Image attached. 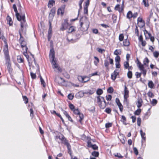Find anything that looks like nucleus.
<instances>
[{"mask_svg": "<svg viewBox=\"0 0 159 159\" xmlns=\"http://www.w3.org/2000/svg\"><path fill=\"white\" fill-rule=\"evenodd\" d=\"M13 7L16 13V15L17 19L19 21H21V26L22 28L25 22V12L21 11V9L20 8L19 9V10L20 11V13H18L15 4L13 5Z\"/></svg>", "mask_w": 159, "mask_h": 159, "instance_id": "f257e3e1", "label": "nucleus"}, {"mask_svg": "<svg viewBox=\"0 0 159 159\" xmlns=\"http://www.w3.org/2000/svg\"><path fill=\"white\" fill-rule=\"evenodd\" d=\"M80 21L81 30L83 31H87L89 27V24L88 18L86 16L83 17L80 19Z\"/></svg>", "mask_w": 159, "mask_h": 159, "instance_id": "f03ea898", "label": "nucleus"}, {"mask_svg": "<svg viewBox=\"0 0 159 159\" xmlns=\"http://www.w3.org/2000/svg\"><path fill=\"white\" fill-rule=\"evenodd\" d=\"M5 58L6 61L5 64L7 65L8 71L9 73L11 72L12 69L11 68V63L9 55L5 56Z\"/></svg>", "mask_w": 159, "mask_h": 159, "instance_id": "7ed1b4c3", "label": "nucleus"}, {"mask_svg": "<svg viewBox=\"0 0 159 159\" xmlns=\"http://www.w3.org/2000/svg\"><path fill=\"white\" fill-rule=\"evenodd\" d=\"M70 26L68 23V20L66 19L64 20V22L62 24L61 27L60 29L62 31L67 29Z\"/></svg>", "mask_w": 159, "mask_h": 159, "instance_id": "20e7f679", "label": "nucleus"}, {"mask_svg": "<svg viewBox=\"0 0 159 159\" xmlns=\"http://www.w3.org/2000/svg\"><path fill=\"white\" fill-rule=\"evenodd\" d=\"M5 43V47L3 49V52L4 56H9V52L8 51V44L7 42V40H4Z\"/></svg>", "mask_w": 159, "mask_h": 159, "instance_id": "39448f33", "label": "nucleus"}, {"mask_svg": "<svg viewBox=\"0 0 159 159\" xmlns=\"http://www.w3.org/2000/svg\"><path fill=\"white\" fill-rule=\"evenodd\" d=\"M78 79L80 81H81L82 83H86L90 79L87 76H79L78 77Z\"/></svg>", "mask_w": 159, "mask_h": 159, "instance_id": "423d86ee", "label": "nucleus"}, {"mask_svg": "<svg viewBox=\"0 0 159 159\" xmlns=\"http://www.w3.org/2000/svg\"><path fill=\"white\" fill-rule=\"evenodd\" d=\"M118 70L116 69L111 75V78L113 80H115L117 76L119 75V71L117 72Z\"/></svg>", "mask_w": 159, "mask_h": 159, "instance_id": "0eeeda50", "label": "nucleus"}, {"mask_svg": "<svg viewBox=\"0 0 159 159\" xmlns=\"http://www.w3.org/2000/svg\"><path fill=\"white\" fill-rule=\"evenodd\" d=\"M49 57L50 60H52V61H53V59H55V52L53 48H52L50 50L49 54Z\"/></svg>", "mask_w": 159, "mask_h": 159, "instance_id": "6e6552de", "label": "nucleus"}, {"mask_svg": "<svg viewBox=\"0 0 159 159\" xmlns=\"http://www.w3.org/2000/svg\"><path fill=\"white\" fill-rule=\"evenodd\" d=\"M129 91L127 89V88L126 85H125V89H124V97L125 100L127 101V98L128 97Z\"/></svg>", "mask_w": 159, "mask_h": 159, "instance_id": "1a4fd4ad", "label": "nucleus"}, {"mask_svg": "<svg viewBox=\"0 0 159 159\" xmlns=\"http://www.w3.org/2000/svg\"><path fill=\"white\" fill-rule=\"evenodd\" d=\"M144 33L146 39H150L151 40H154V37L152 36L146 30L144 31Z\"/></svg>", "mask_w": 159, "mask_h": 159, "instance_id": "9d476101", "label": "nucleus"}, {"mask_svg": "<svg viewBox=\"0 0 159 159\" xmlns=\"http://www.w3.org/2000/svg\"><path fill=\"white\" fill-rule=\"evenodd\" d=\"M20 42L21 46L22 48L24 47L25 48V50L26 51H27L28 49V48L26 46L27 43L25 40H20Z\"/></svg>", "mask_w": 159, "mask_h": 159, "instance_id": "9b49d317", "label": "nucleus"}, {"mask_svg": "<svg viewBox=\"0 0 159 159\" xmlns=\"http://www.w3.org/2000/svg\"><path fill=\"white\" fill-rule=\"evenodd\" d=\"M52 28L51 27V22H50L49 23V27L48 30V40H49L51 39V37L52 35Z\"/></svg>", "mask_w": 159, "mask_h": 159, "instance_id": "f8f14e48", "label": "nucleus"}, {"mask_svg": "<svg viewBox=\"0 0 159 159\" xmlns=\"http://www.w3.org/2000/svg\"><path fill=\"white\" fill-rule=\"evenodd\" d=\"M65 8V6H62L61 8H59L57 11V14L58 15L60 14L61 15H62L64 13Z\"/></svg>", "mask_w": 159, "mask_h": 159, "instance_id": "ddd939ff", "label": "nucleus"}, {"mask_svg": "<svg viewBox=\"0 0 159 159\" xmlns=\"http://www.w3.org/2000/svg\"><path fill=\"white\" fill-rule=\"evenodd\" d=\"M115 9L118 11L120 13H121L123 10V6H122L120 7V5H117L115 7Z\"/></svg>", "mask_w": 159, "mask_h": 159, "instance_id": "4468645a", "label": "nucleus"}, {"mask_svg": "<svg viewBox=\"0 0 159 159\" xmlns=\"http://www.w3.org/2000/svg\"><path fill=\"white\" fill-rule=\"evenodd\" d=\"M55 14V10L54 9H52L51 10L49 14V17L51 19L53 18Z\"/></svg>", "mask_w": 159, "mask_h": 159, "instance_id": "2eb2a0df", "label": "nucleus"}, {"mask_svg": "<svg viewBox=\"0 0 159 159\" xmlns=\"http://www.w3.org/2000/svg\"><path fill=\"white\" fill-rule=\"evenodd\" d=\"M67 29V32L68 33H71L75 31V28L73 26H69Z\"/></svg>", "mask_w": 159, "mask_h": 159, "instance_id": "dca6fc26", "label": "nucleus"}, {"mask_svg": "<svg viewBox=\"0 0 159 159\" xmlns=\"http://www.w3.org/2000/svg\"><path fill=\"white\" fill-rule=\"evenodd\" d=\"M80 118V119L78 121L81 124H82V121L83 120L84 118V116L82 113H81L80 112L79 114L78 115Z\"/></svg>", "mask_w": 159, "mask_h": 159, "instance_id": "f3484780", "label": "nucleus"}, {"mask_svg": "<svg viewBox=\"0 0 159 159\" xmlns=\"http://www.w3.org/2000/svg\"><path fill=\"white\" fill-rule=\"evenodd\" d=\"M50 62L51 64L53 66V68H56L58 67V66L56 63V61L55 60V59H54L53 61H52V60H51Z\"/></svg>", "mask_w": 159, "mask_h": 159, "instance_id": "a211bd4d", "label": "nucleus"}, {"mask_svg": "<svg viewBox=\"0 0 159 159\" xmlns=\"http://www.w3.org/2000/svg\"><path fill=\"white\" fill-rule=\"evenodd\" d=\"M27 51H26L24 52L23 53L24 55L27 58V60L28 61L29 66H30L31 65V63H30L29 59V56L27 54Z\"/></svg>", "mask_w": 159, "mask_h": 159, "instance_id": "6ab92c4d", "label": "nucleus"}, {"mask_svg": "<svg viewBox=\"0 0 159 159\" xmlns=\"http://www.w3.org/2000/svg\"><path fill=\"white\" fill-rule=\"evenodd\" d=\"M61 143L64 144L67 147L70 145V144L68 143L67 140L66 138L64 139L61 141Z\"/></svg>", "mask_w": 159, "mask_h": 159, "instance_id": "aec40b11", "label": "nucleus"}, {"mask_svg": "<svg viewBox=\"0 0 159 159\" xmlns=\"http://www.w3.org/2000/svg\"><path fill=\"white\" fill-rule=\"evenodd\" d=\"M7 23L10 26L12 25L13 22L11 20V19L9 16H7Z\"/></svg>", "mask_w": 159, "mask_h": 159, "instance_id": "412c9836", "label": "nucleus"}, {"mask_svg": "<svg viewBox=\"0 0 159 159\" xmlns=\"http://www.w3.org/2000/svg\"><path fill=\"white\" fill-rule=\"evenodd\" d=\"M55 2L54 0H50L49 1L48 6L49 7L51 8L55 4Z\"/></svg>", "mask_w": 159, "mask_h": 159, "instance_id": "4be33fe9", "label": "nucleus"}, {"mask_svg": "<svg viewBox=\"0 0 159 159\" xmlns=\"http://www.w3.org/2000/svg\"><path fill=\"white\" fill-rule=\"evenodd\" d=\"M89 94V95H91L93 94L96 91V89L95 88H92L88 90Z\"/></svg>", "mask_w": 159, "mask_h": 159, "instance_id": "5701e85b", "label": "nucleus"}, {"mask_svg": "<svg viewBox=\"0 0 159 159\" xmlns=\"http://www.w3.org/2000/svg\"><path fill=\"white\" fill-rule=\"evenodd\" d=\"M149 62V60L148 57H145L143 60V63L144 65H145L147 66H148V63Z\"/></svg>", "mask_w": 159, "mask_h": 159, "instance_id": "b1692460", "label": "nucleus"}, {"mask_svg": "<svg viewBox=\"0 0 159 159\" xmlns=\"http://www.w3.org/2000/svg\"><path fill=\"white\" fill-rule=\"evenodd\" d=\"M121 53V51L120 49H116L114 52V54L116 56L120 55Z\"/></svg>", "mask_w": 159, "mask_h": 159, "instance_id": "393cba45", "label": "nucleus"}, {"mask_svg": "<svg viewBox=\"0 0 159 159\" xmlns=\"http://www.w3.org/2000/svg\"><path fill=\"white\" fill-rule=\"evenodd\" d=\"M126 17L127 18L129 19H130L132 17L133 14L131 11H129L128 12L127 14Z\"/></svg>", "mask_w": 159, "mask_h": 159, "instance_id": "a878e982", "label": "nucleus"}, {"mask_svg": "<svg viewBox=\"0 0 159 159\" xmlns=\"http://www.w3.org/2000/svg\"><path fill=\"white\" fill-rule=\"evenodd\" d=\"M148 85L149 88H150L151 89H152L154 87V84L153 82L151 80L149 81L148 83Z\"/></svg>", "mask_w": 159, "mask_h": 159, "instance_id": "bb28decb", "label": "nucleus"}, {"mask_svg": "<svg viewBox=\"0 0 159 159\" xmlns=\"http://www.w3.org/2000/svg\"><path fill=\"white\" fill-rule=\"evenodd\" d=\"M140 134L142 139L144 140H145L146 137L144 136L145 135V133L143 132V130L142 129H141L140 131Z\"/></svg>", "mask_w": 159, "mask_h": 159, "instance_id": "cd10ccee", "label": "nucleus"}, {"mask_svg": "<svg viewBox=\"0 0 159 159\" xmlns=\"http://www.w3.org/2000/svg\"><path fill=\"white\" fill-rule=\"evenodd\" d=\"M88 110L91 113H94L95 112V107L94 106H92L90 108L88 109Z\"/></svg>", "mask_w": 159, "mask_h": 159, "instance_id": "c85d7f7f", "label": "nucleus"}, {"mask_svg": "<svg viewBox=\"0 0 159 159\" xmlns=\"http://www.w3.org/2000/svg\"><path fill=\"white\" fill-rule=\"evenodd\" d=\"M40 80L41 84L43 85V87H46L45 83L41 75L40 76Z\"/></svg>", "mask_w": 159, "mask_h": 159, "instance_id": "c756f323", "label": "nucleus"}, {"mask_svg": "<svg viewBox=\"0 0 159 159\" xmlns=\"http://www.w3.org/2000/svg\"><path fill=\"white\" fill-rule=\"evenodd\" d=\"M120 41H122L123 40H120ZM123 44L124 46H128L130 44V42L129 40H123Z\"/></svg>", "mask_w": 159, "mask_h": 159, "instance_id": "7c9ffc66", "label": "nucleus"}, {"mask_svg": "<svg viewBox=\"0 0 159 159\" xmlns=\"http://www.w3.org/2000/svg\"><path fill=\"white\" fill-rule=\"evenodd\" d=\"M103 93V91L102 89H98L97 90L96 93L98 95H101Z\"/></svg>", "mask_w": 159, "mask_h": 159, "instance_id": "2f4dec72", "label": "nucleus"}, {"mask_svg": "<svg viewBox=\"0 0 159 159\" xmlns=\"http://www.w3.org/2000/svg\"><path fill=\"white\" fill-rule=\"evenodd\" d=\"M67 147L68 150V153L70 155V156L71 157V158H72V151L71 150V145H70Z\"/></svg>", "mask_w": 159, "mask_h": 159, "instance_id": "473e14b6", "label": "nucleus"}, {"mask_svg": "<svg viewBox=\"0 0 159 159\" xmlns=\"http://www.w3.org/2000/svg\"><path fill=\"white\" fill-rule=\"evenodd\" d=\"M129 61H127L124 62V66L125 69H127L128 68L129 65Z\"/></svg>", "mask_w": 159, "mask_h": 159, "instance_id": "72a5a7b5", "label": "nucleus"}, {"mask_svg": "<svg viewBox=\"0 0 159 159\" xmlns=\"http://www.w3.org/2000/svg\"><path fill=\"white\" fill-rule=\"evenodd\" d=\"M141 112V110L140 108L138 109L134 113L135 115H139Z\"/></svg>", "mask_w": 159, "mask_h": 159, "instance_id": "f704fd0d", "label": "nucleus"}, {"mask_svg": "<svg viewBox=\"0 0 159 159\" xmlns=\"http://www.w3.org/2000/svg\"><path fill=\"white\" fill-rule=\"evenodd\" d=\"M102 102H100L98 103V104L100 108L101 109H103L105 108L106 105L102 104Z\"/></svg>", "mask_w": 159, "mask_h": 159, "instance_id": "c9c22d12", "label": "nucleus"}, {"mask_svg": "<svg viewBox=\"0 0 159 159\" xmlns=\"http://www.w3.org/2000/svg\"><path fill=\"white\" fill-rule=\"evenodd\" d=\"M17 59L19 63H20L23 62L24 60L21 56H18L17 57Z\"/></svg>", "mask_w": 159, "mask_h": 159, "instance_id": "e433bc0d", "label": "nucleus"}, {"mask_svg": "<svg viewBox=\"0 0 159 159\" xmlns=\"http://www.w3.org/2000/svg\"><path fill=\"white\" fill-rule=\"evenodd\" d=\"M92 155L94 157H97L99 156V153L98 152L94 151L92 153Z\"/></svg>", "mask_w": 159, "mask_h": 159, "instance_id": "4c0bfd02", "label": "nucleus"}, {"mask_svg": "<svg viewBox=\"0 0 159 159\" xmlns=\"http://www.w3.org/2000/svg\"><path fill=\"white\" fill-rule=\"evenodd\" d=\"M104 64L105 66L106 67L107 70H109V63L107 60H105L104 61Z\"/></svg>", "mask_w": 159, "mask_h": 159, "instance_id": "58836bf2", "label": "nucleus"}, {"mask_svg": "<svg viewBox=\"0 0 159 159\" xmlns=\"http://www.w3.org/2000/svg\"><path fill=\"white\" fill-rule=\"evenodd\" d=\"M132 73L131 71L129 70L128 72L127 75L129 79H131L132 77Z\"/></svg>", "mask_w": 159, "mask_h": 159, "instance_id": "ea45409f", "label": "nucleus"}, {"mask_svg": "<svg viewBox=\"0 0 159 159\" xmlns=\"http://www.w3.org/2000/svg\"><path fill=\"white\" fill-rule=\"evenodd\" d=\"M115 61L116 63L120 62V58L119 56H116L115 58Z\"/></svg>", "mask_w": 159, "mask_h": 159, "instance_id": "a19ab883", "label": "nucleus"}, {"mask_svg": "<svg viewBox=\"0 0 159 159\" xmlns=\"http://www.w3.org/2000/svg\"><path fill=\"white\" fill-rule=\"evenodd\" d=\"M143 2L145 7H148L149 6L148 0H143Z\"/></svg>", "mask_w": 159, "mask_h": 159, "instance_id": "79ce46f5", "label": "nucleus"}, {"mask_svg": "<svg viewBox=\"0 0 159 159\" xmlns=\"http://www.w3.org/2000/svg\"><path fill=\"white\" fill-rule=\"evenodd\" d=\"M23 99L24 101V102L25 104H27L28 102V99L27 97L26 96H23Z\"/></svg>", "mask_w": 159, "mask_h": 159, "instance_id": "37998d69", "label": "nucleus"}, {"mask_svg": "<svg viewBox=\"0 0 159 159\" xmlns=\"http://www.w3.org/2000/svg\"><path fill=\"white\" fill-rule=\"evenodd\" d=\"M114 91V89L112 87H110L108 88L107 90V92L109 93H111Z\"/></svg>", "mask_w": 159, "mask_h": 159, "instance_id": "c03bdc74", "label": "nucleus"}, {"mask_svg": "<svg viewBox=\"0 0 159 159\" xmlns=\"http://www.w3.org/2000/svg\"><path fill=\"white\" fill-rule=\"evenodd\" d=\"M143 102L141 100L140 101V100H138V104L137 105V107L138 108H139L142 106V102Z\"/></svg>", "mask_w": 159, "mask_h": 159, "instance_id": "a18cd8bd", "label": "nucleus"}, {"mask_svg": "<svg viewBox=\"0 0 159 159\" xmlns=\"http://www.w3.org/2000/svg\"><path fill=\"white\" fill-rule=\"evenodd\" d=\"M69 107L70 109L72 111H73L75 109V106L72 103H70L69 104Z\"/></svg>", "mask_w": 159, "mask_h": 159, "instance_id": "49530a36", "label": "nucleus"}, {"mask_svg": "<svg viewBox=\"0 0 159 159\" xmlns=\"http://www.w3.org/2000/svg\"><path fill=\"white\" fill-rule=\"evenodd\" d=\"M138 25L139 27L140 28L143 27L145 25V22L144 21H143L141 22H139L138 23Z\"/></svg>", "mask_w": 159, "mask_h": 159, "instance_id": "de8ad7c7", "label": "nucleus"}, {"mask_svg": "<svg viewBox=\"0 0 159 159\" xmlns=\"http://www.w3.org/2000/svg\"><path fill=\"white\" fill-rule=\"evenodd\" d=\"M111 108L109 107H107L106 109L105 110V111L107 113V114H109L111 113Z\"/></svg>", "mask_w": 159, "mask_h": 159, "instance_id": "09e8293b", "label": "nucleus"}, {"mask_svg": "<svg viewBox=\"0 0 159 159\" xmlns=\"http://www.w3.org/2000/svg\"><path fill=\"white\" fill-rule=\"evenodd\" d=\"M73 111L74 114H77V115L78 114H79V113H80V112L78 108H77V109H75Z\"/></svg>", "mask_w": 159, "mask_h": 159, "instance_id": "8fccbe9b", "label": "nucleus"}, {"mask_svg": "<svg viewBox=\"0 0 159 159\" xmlns=\"http://www.w3.org/2000/svg\"><path fill=\"white\" fill-rule=\"evenodd\" d=\"M141 118L139 117L137 119V124L138 126H140L141 125Z\"/></svg>", "mask_w": 159, "mask_h": 159, "instance_id": "3c124183", "label": "nucleus"}, {"mask_svg": "<svg viewBox=\"0 0 159 159\" xmlns=\"http://www.w3.org/2000/svg\"><path fill=\"white\" fill-rule=\"evenodd\" d=\"M138 66L140 70L141 71L145 70L144 67V64H141L140 65H139Z\"/></svg>", "mask_w": 159, "mask_h": 159, "instance_id": "603ef678", "label": "nucleus"}, {"mask_svg": "<svg viewBox=\"0 0 159 159\" xmlns=\"http://www.w3.org/2000/svg\"><path fill=\"white\" fill-rule=\"evenodd\" d=\"M112 125V123H107L105 124V127L107 128H109L111 127Z\"/></svg>", "mask_w": 159, "mask_h": 159, "instance_id": "864d4df0", "label": "nucleus"}, {"mask_svg": "<svg viewBox=\"0 0 159 159\" xmlns=\"http://www.w3.org/2000/svg\"><path fill=\"white\" fill-rule=\"evenodd\" d=\"M157 102V100L155 99H152V102H151V103L152 104L153 106H155Z\"/></svg>", "mask_w": 159, "mask_h": 159, "instance_id": "5fc2aeb1", "label": "nucleus"}, {"mask_svg": "<svg viewBox=\"0 0 159 159\" xmlns=\"http://www.w3.org/2000/svg\"><path fill=\"white\" fill-rule=\"evenodd\" d=\"M115 156L116 157L120 158H122L123 157V156H121L120 154L119 153H117L116 154H115Z\"/></svg>", "mask_w": 159, "mask_h": 159, "instance_id": "6e6d98bb", "label": "nucleus"}, {"mask_svg": "<svg viewBox=\"0 0 159 159\" xmlns=\"http://www.w3.org/2000/svg\"><path fill=\"white\" fill-rule=\"evenodd\" d=\"M97 50L98 52L101 53H102L103 51H105L104 49L99 48H97Z\"/></svg>", "mask_w": 159, "mask_h": 159, "instance_id": "4d7b16f0", "label": "nucleus"}, {"mask_svg": "<svg viewBox=\"0 0 159 159\" xmlns=\"http://www.w3.org/2000/svg\"><path fill=\"white\" fill-rule=\"evenodd\" d=\"M154 56L156 58H157L159 56V52L157 51H155L153 52Z\"/></svg>", "mask_w": 159, "mask_h": 159, "instance_id": "13d9d810", "label": "nucleus"}, {"mask_svg": "<svg viewBox=\"0 0 159 159\" xmlns=\"http://www.w3.org/2000/svg\"><path fill=\"white\" fill-rule=\"evenodd\" d=\"M141 75V73H139L138 72H135V75L136 76V78H138L140 77Z\"/></svg>", "mask_w": 159, "mask_h": 159, "instance_id": "bf43d9fd", "label": "nucleus"}, {"mask_svg": "<svg viewBox=\"0 0 159 159\" xmlns=\"http://www.w3.org/2000/svg\"><path fill=\"white\" fill-rule=\"evenodd\" d=\"M30 75L32 79H35L36 78V76L35 73H34L32 72H31Z\"/></svg>", "mask_w": 159, "mask_h": 159, "instance_id": "052dcab7", "label": "nucleus"}, {"mask_svg": "<svg viewBox=\"0 0 159 159\" xmlns=\"http://www.w3.org/2000/svg\"><path fill=\"white\" fill-rule=\"evenodd\" d=\"M147 95L150 98H153L154 97V95L153 93L150 91H149L148 92Z\"/></svg>", "mask_w": 159, "mask_h": 159, "instance_id": "680f3d73", "label": "nucleus"}, {"mask_svg": "<svg viewBox=\"0 0 159 159\" xmlns=\"http://www.w3.org/2000/svg\"><path fill=\"white\" fill-rule=\"evenodd\" d=\"M106 100L107 101H110L111 100L112 98V96L111 95H108L107 96V95L106 97Z\"/></svg>", "mask_w": 159, "mask_h": 159, "instance_id": "e2e57ef3", "label": "nucleus"}, {"mask_svg": "<svg viewBox=\"0 0 159 159\" xmlns=\"http://www.w3.org/2000/svg\"><path fill=\"white\" fill-rule=\"evenodd\" d=\"M88 7L86 6L84 7V13L85 14H88Z\"/></svg>", "mask_w": 159, "mask_h": 159, "instance_id": "0e129e2a", "label": "nucleus"}, {"mask_svg": "<svg viewBox=\"0 0 159 159\" xmlns=\"http://www.w3.org/2000/svg\"><path fill=\"white\" fill-rule=\"evenodd\" d=\"M101 96H98L97 97L98 103H99V102H102V100L101 98Z\"/></svg>", "mask_w": 159, "mask_h": 159, "instance_id": "69168bd1", "label": "nucleus"}, {"mask_svg": "<svg viewBox=\"0 0 159 159\" xmlns=\"http://www.w3.org/2000/svg\"><path fill=\"white\" fill-rule=\"evenodd\" d=\"M87 147L89 148H91L92 146H93V144H92L91 142L89 140L87 142Z\"/></svg>", "mask_w": 159, "mask_h": 159, "instance_id": "338daca9", "label": "nucleus"}, {"mask_svg": "<svg viewBox=\"0 0 159 159\" xmlns=\"http://www.w3.org/2000/svg\"><path fill=\"white\" fill-rule=\"evenodd\" d=\"M74 96L72 95L71 94H69L68 95V98L70 100H72L73 99Z\"/></svg>", "mask_w": 159, "mask_h": 159, "instance_id": "774afa93", "label": "nucleus"}]
</instances>
